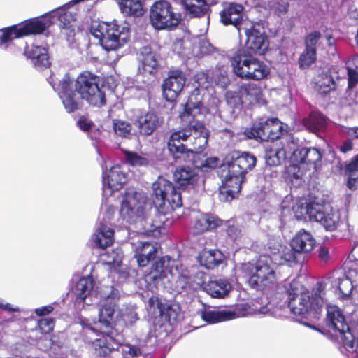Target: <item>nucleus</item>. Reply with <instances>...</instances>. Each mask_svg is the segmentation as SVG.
I'll use <instances>...</instances> for the list:
<instances>
[{"label":"nucleus","instance_id":"nucleus-1","mask_svg":"<svg viewBox=\"0 0 358 358\" xmlns=\"http://www.w3.org/2000/svg\"><path fill=\"white\" fill-rule=\"evenodd\" d=\"M208 131L203 122L191 121L185 127L173 131L167 141L169 155L176 162L185 160L195 150L204 148L208 143Z\"/></svg>","mask_w":358,"mask_h":358},{"label":"nucleus","instance_id":"nucleus-2","mask_svg":"<svg viewBox=\"0 0 358 358\" xmlns=\"http://www.w3.org/2000/svg\"><path fill=\"white\" fill-rule=\"evenodd\" d=\"M315 330L327 335L345 350H353L355 337L345 322L342 310L338 306L327 305L325 326L322 330L316 327Z\"/></svg>","mask_w":358,"mask_h":358},{"label":"nucleus","instance_id":"nucleus-3","mask_svg":"<svg viewBox=\"0 0 358 358\" xmlns=\"http://www.w3.org/2000/svg\"><path fill=\"white\" fill-rule=\"evenodd\" d=\"M230 61L233 71L242 79L261 80L270 74V68L245 48L237 49Z\"/></svg>","mask_w":358,"mask_h":358},{"label":"nucleus","instance_id":"nucleus-4","mask_svg":"<svg viewBox=\"0 0 358 358\" xmlns=\"http://www.w3.org/2000/svg\"><path fill=\"white\" fill-rule=\"evenodd\" d=\"M91 34L99 40L106 51L117 50L130 39L131 29L127 26L118 24L116 21L101 22L90 29Z\"/></svg>","mask_w":358,"mask_h":358},{"label":"nucleus","instance_id":"nucleus-5","mask_svg":"<svg viewBox=\"0 0 358 358\" xmlns=\"http://www.w3.org/2000/svg\"><path fill=\"white\" fill-rule=\"evenodd\" d=\"M152 188L151 199L159 213L166 215L182 206L181 193L166 178L159 177Z\"/></svg>","mask_w":358,"mask_h":358},{"label":"nucleus","instance_id":"nucleus-6","mask_svg":"<svg viewBox=\"0 0 358 358\" xmlns=\"http://www.w3.org/2000/svg\"><path fill=\"white\" fill-rule=\"evenodd\" d=\"M52 24L50 14L46 13L27 19L20 24L1 29L0 30V47L15 38L41 34Z\"/></svg>","mask_w":358,"mask_h":358},{"label":"nucleus","instance_id":"nucleus-7","mask_svg":"<svg viewBox=\"0 0 358 358\" xmlns=\"http://www.w3.org/2000/svg\"><path fill=\"white\" fill-rule=\"evenodd\" d=\"M99 83V77L96 74L85 70L76 78L74 87L91 106L101 108L106 104L107 99Z\"/></svg>","mask_w":358,"mask_h":358},{"label":"nucleus","instance_id":"nucleus-8","mask_svg":"<svg viewBox=\"0 0 358 358\" xmlns=\"http://www.w3.org/2000/svg\"><path fill=\"white\" fill-rule=\"evenodd\" d=\"M288 307L295 315L307 318L311 314L313 307V294L298 280H292L286 288Z\"/></svg>","mask_w":358,"mask_h":358},{"label":"nucleus","instance_id":"nucleus-9","mask_svg":"<svg viewBox=\"0 0 358 358\" xmlns=\"http://www.w3.org/2000/svg\"><path fill=\"white\" fill-rule=\"evenodd\" d=\"M150 22L158 30H173L180 23V14L174 12L170 2L166 0L155 1L150 10Z\"/></svg>","mask_w":358,"mask_h":358},{"label":"nucleus","instance_id":"nucleus-10","mask_svg":"<svg viewBox=\"0 0 358 358\" xmlns=\"http://www.w3.org/2000/svg\"><path fill=\"white\" fill-rule=\"evenodd\" d=\"M249 138H259L262 141H273L281 139V141L294 144L293 137L287 134L283 133L282 126L278 118L268 119L263 122H259L245 131Z\"/></svg>","mask_w":358,"mask_h":358},{"label":"nucleus","instance_id":"nucleus-11","mask_svg":"<svg viewBox=\"0 0 358 358\" xmlns=\"http://www.w3.org/2000/svg\"><path fill=\"white\" fill-rule=\"evenodd\" d=\"M272 259L268 255H260L255 263V273L252 274L248 282L252 288L264 289L273 283L275 272L271 267Z\"/></svg>","mask_w":358,"mask_h":358},{"label":"nucleus","instance_id":"nucleus-12","mask_svg":"<svg viewBox=\"0 0 358 358\" xmlns=\"http://www.w3.org/2000/svg\"><path fill=\"white\" fill-rule=\"evenodd\" d=\"M141 194L136 191H126L119 210L120 217L128 223H133L143 214Z\"/></svg>","mask_w":358,"mask_h":358},{"label":"nucleus","instance_id":"nucleus-13","mask_svg":"<svg viewBox=\"0 0 358 358\" xmlns=\"http://www.w3.org/2000/svg\"><path fill=\"white\" fill-rule=\"evenodd\" d=\"M315 221L327 230H334L340 221V212L327 199L315 201Z\"/></svg>","mask_w":358,"mask_h":358},{"label":"nucleus","instance_id":"nucleus-14","mask_svg":"<svg viewBox=\"0 0 358 358\" xmlns=\"http://www.w3.org/2000/svg\"><path fill=\"white\" fill-rule=\"evenodd\" d=\"M59 87V95L67 113H71L82 108L85 99L75 87L72 89V82L69 76L60 80Z\"/></svg>","mask_w":358,"mask_h":358},{"label":"nucleus","instance_id":"nucleus-15","mask_svg":"<svg viewBox=\"0 0 358 358\" xmlns=\"http://www.w3.org/2000/svg\"><path fill=\"white\" fill-rule=\"evenodd\" d=\"M227 158L229 159L227 166L231 172L244 177L257 164L256 157L249 152L234 150L228 155Z\"/></svg>","mask_w":358,"mask_h":358},{"label":"nucleus","instance_id":"nucleus-16","mask_svg":"<svg viewBox=\"0 0 358 358\" xmlns=\"http://www.w3.org/2000/svg\"><path fill=\"white\" fill-rule=\"evenodd\" d=\"M185 83L186 78L181 70H171L162 85L163 96L166 101H175L183 90Z\"/></svg>","mask_w":358,"mask_h":358},{"label":"nucleus","instance_id":"nucleus-17","mask_svg":"<svg viewBox=\"0 0 358 358\" xmlns=\"http://www.w3.org/2000/svg\"><path fill=\"white\" fill-rule=\"evenodd\" d=\"M259 26L257 23L250 22L244 29L246 36V50L261 55L268 50L269 43L267 36L259 30Z\"/></svg>","mask_w":358,"mask_h":358},{"label":"nucleus","instance_id":"nucleus-18","mask_svg":"<svg viewBox=\"0 0 358 358\" xmlns=\"http://www.w3.org/2000/svg\"><path fill=\"white\" fill-rule=\"evenodd\" d=\"M120 297L119 290L112 286L110 292L102 302L99 312V320L100 323L107 328L111 327V322Z\"/></svg>","mask_w":358,"mask_h":358},{"label":"nucleus","instance_id":"nucleus-19","mask_svg":"<svg viewBox=\"0 0 358 358\" xmlns=\"http://www.w3.org/2000/svg\"><path fill=\"white\" fill-rule=\"evenodd\" d=\"M245 181V177L234 174L228 169L222 187L220 189V200L226 202L232 201L241 192V185Z\"/></svg>","mask_w":358,"mask_h":358},{"label":"nucleus","instance_id":"nucleus-20","mask_svg":"<svg viewBox=\"0 0 358 358\" xmlns=\"http://www.w3.org/2000/svg\"><path fill=\"white\" fill-rule=\"evenodd\" d=\"M248 309L246 307L237 306L234 310H206L201 311V317L208 324H215L221 322L231 320L240 316L245 315Z\"/></svg>","mask_w":358,"mask_h":358},{"label":"nucleus","instance_id":"nucleus-21","mask_svg":"<svg viewBox=\"0 0 358 358\" xmlns=\"http://www.w3.org/2000/svg\"><path fill=\"white\" fill-rule=\"evenodd\" d=\"M173 178L178 188L185 190L194 188L199 180V176L190 166H179L173 173Z\"/></svg>","mask_w":358,"mask_h":358},{"label":"nucleus","instance_id":"nucleus-22","mask_svg":"<svg viewBox=\"0 0 358 358\" xmlns=\"http://www.w3.org/2000/svg\"><path fill=\"white\" fill-rule=\"evenodd\" d=\"M169 271V258L162 257L152 264L149 271L145 275V280L148 284L157 287L166 278Z\"/></svg>","mask_w":358,"mask_h":358},{"label":"nucleus","instance_id":"nucleus-23","mask_svg":"<svg viewBox=\"0 0 358 358\" xmlns=\"http://www.w3.org/2000/svg\"><path fill=\"white\" fill-rule=\"evenodd\" d=\"M134 124L141 135L150 136L159 127L160 122L155 112L148 111L138 115Z\"/></svg>","mask_w":358,"mask_h":358},{"label":"nucleus","instance_id":"nucleus-24","mask_svg":"<svg viewBox=\"0 0 358 358\" xmlns=\"http://www.w3.org/2000/svg\"><path fill=\"white\" fill-rule=\"evenodd\" d=\"M24 55L30 59L34 65L40 70L49 68L51 65L48 50L46 48L34 44L27 45Z\"/></svg>","mask_w":358,"mask_h":358},{"label":"nucleus","instance_id":"nucleus-25","mask_svg":"<svg viewBox=\"0 0 358 358\" xmlns=\"http://www.w3.org/2000/svg\"><path fill=\"white\" fill-rule=\"evenodd\" d=\"M224 221L217 215L206 213L199 215L194 222V229L196 234H201L208 231H213L222 226Z\"/></svg>","mask_w":358,"mask_h":358},{"label":"nucleus","instance_id":"nucleus-26","mask_svg":"<svg viewBox=\"0 0 358 358\" xmlns=\"http://www.w3.org/2000/svg\"><path fill=\"white\" fill-rule=\"evenodd\" d=\"M243 7L236 3H230L220 12V21L225 25H233L240 31Z\"/></svg>","mask_w":358,"mask_h":358},{"label":"nucleus","instance_id":"nucleus-27","mask_svg":"<svg viewBox=\"0 0 358 358\" xmlns=\"http://www.w3.org/2000/svg\"><path fill=\"white\" fill-rule=\"evenodd\" d=\"M116 339L108 332L102 333L92 342V347L99 357H106L118 348Z\"/></svg>","mask_w":358,"mask_h":358},{"label":"nucleus","instance_id":"nucleus-28","mask_svg":"<svg viewBox=\"0 0 358 358\" xmlns=\"http://www.w3.org/2000/svg\"><path fill=\"white\" fill-rule=\"evenodd\" d=\"M306 172L304 166L292 163L285 167L282 172V178L287 184L298 187L304 183Z\"/></svg>","mask_w":358,"mask_h":358},{"label":"nucleus","instance_id":"nucleus-29","mask_svg":"<svg viewBox=\"0 0 358 358\" xmlns=\"http://www.w3.org/2000/svg\"><path fill=\"white\" fill-rule=\"evenodd\" d=\"M157 253L156 246L150 242H141L136 248L134 257L139 266L144 267L155 259Z\"/></svg>","mask_w":358,"mask_h":358},{"label":"nucleus","instance_id":"nucleus-30","mask_svg":"<svg viewBox=\"0 0 358 358\" xmlns=\"http://www.w3.org/2000/svg\"><path fill=\"white\" fill-rule=\"evenodd\" d=\"M198 259L202 266L207 269H213L222 263L224 260V255L217 249H203L200 252Z\"/></svg>","mask_w":358,"mask_h":358},{"label":"nucleus","instance_id":"nucleus-31","mask_svg":"<svg viewBox=\"0 0 358 358\" xmlns=\"http://www.w3.org/2000/svg\"><path fill=\"white\" fill-rule=\"evenodd\" d=\"M201 285L203 289L213 298L222 299L228 295L231 290V286L224 280L215 281H209L207 284L203 281Z\"/></svg>","mask_w":358,"mask_h":358},{"label":"nucleus","instance_id":"nucleus-32","mask_svg":"<svg viewBox=\"0 0 358 358\" xmlns=\"http://www.w3.org/2000/svg\"><path fill=\"white\" fill-rule=\"evenodd\" d=\"M289 245L299 254L307 252L313 248L312 235L301 229L292 238Z\"/></svg>","mask_w":358,"mask_h":358},{"label":"nucleus","instance_id":"nucleus-33","mask_svg":"<svg viewBox=\"0 0 358 358\" xmlns=\"http://www.w3.org/2000/svg\"><path fill=\"white\" fill-rule=\"evenodd\" d=\"M94 280L92 277H83L79 279L75 287L72 289V294L75 298L76 303L80 304L90 294L94 287Z\"/></svg>","mask_w":358,"mask_h":358},{"label":"nucleus","instance_id":"nucleus-34","mask_svg":"<svg viewBox=\"0 0 358 358\" xmlns=\"http://www.w3.org/2000/svg\"><path fill=\"white\" fill-rule=\"evenodd\" d=\"M157 301V306L159 311V316L165 321L171 323L176 321L178 316V306L176 304L163 303L157 297L153 296L149 299V303L153 306L155 301Z\"/></svg>","mask_w":358,"mask_h":358},{"label":"nucleus","instance_id":"nucleus-35","mask_svg":"<svg viewBox=\"0 0 358 358\" xmlns=\"http://www.w3.org/2000/svg\"><path fill=\"white\" fill-rule=\"evenodd\" d=\"M141 55L142 59L138 65V71L143 74H155L159 67L155 53L149 50L148 48H144Z\"/></svg>","mask_w":358,"mask_h":358},{"label":"nucleus","instance_id":"nucleus-36","mask_svg":"<svg viewBox=\"0 0 358 358\" xmlns=\"http://www.w3.org/2000/svg\"><path fill=\"white\" fill-rule=\"evenodd\" d=\"M114 231L108 226L101 224L93 236L94 242L99 248L105 249L114 242Z\"/></svg>","mask_w":358,"mask_h":358},{"label":"nucleus","instance_id":"nucleus-37","mask_svg":"<svg viewBox=\"0 0 358 358\" xmlns=\"http://www.w3.org/2000/svg\"><path fill=\"white\" fill-rule=\"evenodd\" d=\"M121 12L126 15L140 17L145 13L141 0H116Z\"/></svg>","mask_w":358,"mask_h":358},{"label":"nucleus","instance_id":"nucleus-38","mask_svg":"<svg viewBox=\"0 0 358 358\" xmlns=\"http://www.w3.org/2000/svg\"><path fill=\"white\" fill-rule=\"evenodd\" d=\"M282 147L280 148H266L265 151L266 164L270 166L280 165L286 159V142L280 141Z\"/></svg>","mask_w":358,"mask_h":358},{"label":"nucleus","instance_id":"nucleus-39","mask_svg":"<svg viewBox=\"0 0 358 358\" xmlns=\"http://www.w3.org/2000/svg\"><path fill=\"white\" fill-rule=\"evenodd\" d=\"M292 210L297 220L311 221L313 217V201L301 199L292 206Z\"/></svg>","mask_w":358,"mask_h":358},{"label":"nucleus","instance_id":"nucleus-40","mask_svg":"<svg viewBox=\"0 0 358 358\" xmlns=\"http://www.w3.org/2000/svg\"><path fill=\"white\" fill-rule=\"evenodd\" d=\"M306 50L300 55L299 64L300 68H308L313 63V33H310L305 39Z\"/></svg>","mask_w":358,"mask_h":358},{"label":"nucleus","instance_id":"nucleus-41","mask_svg":"<svg viewBox=\"0 0 358 358\" xmlns=\"http://www.w3.org/2000/svg\"><path fill=\"white\" fill-rule=\"evenodd\" d=\"M334 286L336 287L337 295L341 299H348L354 288L351 280L346 275L336 278L334 281Z\"/></svg>","mask_w":358,"mask_h":358},{"label":"nucleus","instance_id":"nucleus-42","mask_svg":"<svg viewBox=\"0 0 358 358\" xmlns=\"http://www.w3.org/2000/svg\"><path fill=\"white\" fill-rule=\"evenodd\" d=\"M239 88L243 97L248 98L250 103L259 102L263 96L260 86L255 83H243L239 86Z\"/></svg>","mask_w":358,"mask_h":358},{"label":"nucleus","instance_id":"nucleus-43","mask_svg":"<svg viewBox=\"0 0 358 358\" xmlns=\"http://www.w3.org/2000/svg\"><path fill=\"white\" fill-rule=\"evenodd\" d=\"M107 183L108 187L111 191H117L122 187L125 182L124 176L115 168H111L106 178H103V183Z\"/></svg>","mask_w":358,"mask_h":358},{"label":"nucleus","instance_id":"nucleus-44","mask_svg":"<svg viewBox=\"0 0 358 358\" xmlns=\"http://www.w3.org/2000/svg\"><path fill=\"white\" fill-rule=\"evenodd\" d=\"M317 71L318 74L315 85L317 90L320 91L321 93H327L334 85L333 78L329 75L327 67H325L322 70L320 69Z\"/></svg>","mask_w":358,"mask_h":358},{"label":"nucleus","instance_id":"nucleus-45","mask_svg":"<svg viewBox=\"0 0 358 358\" xmlns=\"http://www.w3.org/2000/svg\"><path fill=\"white\" fill-rule=\"evenodd\" d=\"M243 94L238 87L236 91L229 90L225 93V100L227 105L233 110L241 109L242 108Z\"/></svg>","mask_w":358,"mask_h":358},{"label":"nucleus","instance_id":"nucleus-46","mask_svg":"<svg viewBox=\"0 0 358 358\" xmlns=\"http://www.w3.org/2000/svg\"><path fill=\"white\" fill-rule=\"evenodd\" d=\"M113 128L115 134L118 136L129 138L131 136L132 126L127 121L114 119L113 120Z\"/></svg>","mask_w":358,"mask_h":358},{"label":"nucleus","instance_id":"nucleus-47","mask_svg":"<svg viewBox=\"0 0 358 358\" xmlns=\"http://www.w3.org/2000/svg\"><path fill=\"white\" fill-rule=\"evenodd\" d=\"M295 145V142L294 144L286 143V148H288L290 150H293L292 156L290 157L291 162H292V164H299L300 166H304L306 158L308 155L309 150L303 148L300 149H294Z\"/></svg>","mask_w":358,"mask_h":358},{"label":"nucleus","instance_id":"nucleus-48","mask_svg":"<svg viewBox=\"0 0 358 358\" xmlns=\"http://www.w3.org/2000/svg\"><path fill=\"white\" fill-rule=\"evenodd\" d=\"M124 153L126 162L131 166H148L150 164L148 159L136 152L124 150Z\"/></svg>","mask_w":358,"mask_h":358},{"label":"nucleus","instance_id":"nucleus-49","mask_svg":"<svg viewBox=\"0 0 358 358\" xmlns=\"http://www.w3.org/2000/svg\"><path fill=\"white\" fill-rule=\"evenodd\" d=\"M282 248V253L280 255L281 262L280 264L288 265L289 266H293L298 263L297 257L299 255L296 252L292 247L288 248L287 246Z\"/></svg>","mask_w":358,"mask_h":358},{"label":"nucleus","instance_id":"nucleus-50","mask_svg":"<svg viewBox=\"0 0 358 358\" xmlns=\"http://www.w3.org/2000/svg\"><path fill=\"white\" fill-rule=\"evenodd\" d=\"M346 171L348 173V186L350 189H353L356 186L357 179L358 178V155L355 159L347 165Z\"/></svg>","mask_w":358,"mask_h":358},{"label":"nucleus","instance_id":"nucleus-51","mask_svg":"<svg viewBox=\"0 0 358 358\" xmlns=\"http://www.w3.org/2000/svg\"><path fill=\"white\" fill-rule=\"evenodd\" d=\"M224 231L228 241L234 242L241 236V231L238 226L235 223V221L227 220L224 222Z\"/></svg>","mask_w":358,"mask_h":358},{"label":"nucleus","instance_id":"nucleus-52","mask_svg":"<svg viewBox=\"0 0 358 358\" xmlns=\"http://www.w3.org/2000/svg\"><path fill=\"white\" fill-rule=\"evenodd\" d=\"M49 14H50V18L57 17L61 28L72 24L75 21L71 13L64 10H54Z\"/></svg>","mask_w":358,"mask_h":358},{"label":"nucleus","instance_id":"nucleus-53","mask_svg":"<svg viewBox=\"0 0 358 358\" xmlns=\"http://www.w3.org/2000/svg\"><path fill=\"white\" fill-rule=\"evenodd\" d=\"M189 281L190 277L189 275L183 273L179 274L176 277L174 285L171 289L175 292L180 293L187 288L189 284Z\"/></svg>","mask_w":358,"mask_h":358},{"label":"nucleus","instance_id":"nucleus-54","mask_svg":"<svg viewBox=\"0 0 358 358\" xmlns=\"http://www.w3.org/2000/svg\"><path fill=\"white\" fill-rule=\"evenodd\" d=\"M55 324L53 318H42L38 320L36 329L43 334H50L53 331Z\"/></svg>","mask_w":358,"mask_h":358},{"label":"nucleus","instance_id":"nucleus-55","mask_svg":"<svg viewBox=\"0 0 358 358\" xmlns=\"http://www.w3.org/2000/svg\"><path fill=\"white\" fill-rule=\"evenodd\" d=\"M327 282L320 281L317 283L316 292H315V303L322 306L324 302Z\"/></svg>","mask_w":358,"mask_h":358},{"label":"nucleus","instance_id":"nucleus-56","mask_svg":"<svg viewBox=\"0 0 358 358\" xmlns=\"http://www.w3.org/2000/svg\"><path fill=\"white\" fill-rule=\"evenodd\" d=\"M193 95H192L184 106V111L182 114V116H190L194 108L201 109L203 103L201 100L193 101Z\"/></svg>","mask_w":358,"mask_h":358},{"label":"nucleus","instance_id":"nucleus-57","mask_svg":"<svg viewBox=\"0 0 358 358\" xmlns=\"http://www.w3.org/2000/svg\"><path fill=\"white\" fill-rule=\"evenodd\" d=\"M288 8V2L283 0L273 1L271 5V10L278 15L287 13Z\"/></svg>","mask_w":358,"mask_h":358},{"label":"nucleus","instance_id":"nucleus-58","mask_svg":"<svg viewBox=\"0 0 358 358\" xmlns=\"http://www.w3.org/2000/svg\"><path fill=\"white\" fill-rule=\"evenodd\" d=\"M314 37L315 45H316L318 41H320V43L326 44L330 48H331L335 43V40L331 37L329 33H327L324 36H322L320 33H317L315 31Z\"/></svg>","mask_w":358,"mask_h":358},{"label":"nucleus","instance_id":"nucleus-59","mask_svg":"<svg viewBox=\"0 0 358 358\" xmlns=\"http://www.w3.org/2000/svg\"><path fill=\"white\" fill-rule=\"evenodd\" d=\"M203 160V169L201 171L207 172L217 166L218 159L217 157H208L204 155Z\"/></svg>","mask_w":358,"mask_h":358},{"label":"nucleus","instance_id":"nucleus-60","mask_svg":"<svg viewBox=\"0 0 358 358\" xmlns=\"http://www.w3.org/2000/svg\"><path fill=\"white\" fill-rule=\"evenodd\" d=\"M197 151L198 150H195L193 153H190V155H192V164L194 166L201 171L203 169L204 154Z\"/></svg>","mask_w":358,"mask_h":358},{"label":"nucleus","instance_id":"nucleus-61","mask_svg":"<svg viewBox=\"0 0 358 358\" xmlns=\"http://www.w3.org/2000/svg\"><path fill=\"white\" fill-rule=\"evenodd\" d=\"M348 87L349 88L355 87L358 83V72L356 70L348 67Z\"/></svg>","mask_w":358,"mask_h":358},{"label":"nucleus","instance_id":"nucleus-62","mask_svg":"<svg viewBox=\"0 0 358 358\" xmlns=\"http://www.w3.org/2000/svg\"><path fill=\"white\" fill-rule=\"evenodd\" d=\"M327 122V119L324 115L315 111V130L324 128Z\"/></svg>","mask_w":358,"mask_h":358},{"label":"nucleus","instance_id":"nucleus-63","mask_svg":"<svg viewBox=\"0 0 358 358\" xmlns=\"http://www.w3.org/2000/svg\"><path fill=\"white\" fill-rule=\"evenodd\" d=\"M124 346L128 349L125 350V352L132 357L140 356L142 354L141 349L139 346L130 343H126Z\"/></svg>","mask_w":358,"mask_h":358},{"label":"nucleus","instance_id":"nucleus-64","mask_svg":"<svg viewBox=\"0 0 358 358\" xmlns=\"http://www.w3.org/2000/svg\"><path fill=\"white\" fill-rule=\"evenodd\" d=\"M54 310V308L52 305L45 306L41 308H36L34 310L35 314L37 316H45L51 313Z\"/></svg>","mask_w":358,"mask_h":358}]
</instances>
